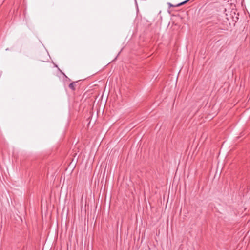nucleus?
<instances>
[{
	"mask_svg": "<svg viewBox=\"0 0 250 250\" xmlns=\"http://www.w3.org/2000/svg\"><path fill=\"white\" fill-rule=\"evenodd\" d=\"M78 82H79V81L72 82L71 83H70L69 84V85H68L69 88L72 91H75L76 89V84Z\"/></svg>",
	"mask_w": 250,
	"mask_h": 250,
	"instance_id": "nucleus-1",
	"label": "nucleus"
},
{
	"mask_svg": "<svg viewBox=\"0 0 250 250\" xmlns=\"http://www.w3.org/2000/svg\"><path fill=\"white\" fill-rule=\"evenodd\" d=\"M189 0H186L184 1L180 2V3H178V4H176V6H178V7L180 6H181V5L186 3H187Z\"/></svg>",
	"mask_w": 250,
	"mask_h": 250,
	"instance_id": "nucleus-2",
	"label": "nucleus"
},
{
	"mask_svg": "<svg viewBox=\"0 0 250 250\" xmlns=\"http://www.w3.org/2000/svg\"><path fill=\"white\" fill-rule=\"evenodd\" d=\"M168 5H169V7H177L176 5H173V4H172L170 3H168Z\"/></svg>",
	"mask_w": 250,
	"mask_h": 250,
	"instance_id": "nucleus-3",
	"label": "nucleus"
},
{
	"mask_svg": "<svg viewBox=\"0 0 250 250\" xmlns=\"http://www.w3.org/2000/svg\"><path fill=\"white\" fill-rule=\"evenodd\" d=\"M4 0H0V6L2 4Z\"/></svg>",
	"mask_w": 250,
	"mask_h": 250,
	"instance_id": "nucleus-4",
	"label": "nucleus"
},
{
	"mask_svg": "<svg viewBox=\"0 0 250 250\" xmlns=\"http://www.w3.org/2000/svg\"><path fill=\"white\" fill-rule=\"evenodd\" d=\"M68 81H69V82H70L71 80V79H68Z\"/></svg>",
	"mask_w": 250,
	"mask_h": 250,
	"instance_id": "nucleus-5",
	"label": "nucleus"
},
{
	"mask_svg": "<svg viewBox=\"0 0 250 250\" xmlns=\"http://www.w3.org/2000/svg\"><path fill=\"white\" fill-rule=\"evenodd\" d=\"M64 76H65V77L66 78H67V77L66 76V75H64Z\"/></svg>",
	"mask_w": 250,
	"mask_h": 250,
	"instance_id": "nucleus-6",
	"label": "nucleus"
}]
</instances>
